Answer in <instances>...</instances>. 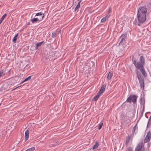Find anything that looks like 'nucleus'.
I'll list each match as a JSON object with an SVG mask.
<instances>
[{"label": "nucleus", "instance_id": "obj_1", "mask_svg": "<svg viewBox=\"0 0 151 151\" xmlns=\"http://www.w3.org/2000/svg\"><path fill=\"white\" fill-rule=\"evenodd\" d=\"M132 61L133 63L137 68L136 70L137 78L140 84V88L144 89L145 88L144 79L141 73L138 70L139 69L144 77H145L146 73L144 67L145 64V58L143 55L141 56L139 58V62H137V59L134 55H132Z\"/></svg>", "mask_w": 151, "mask_h": 151}, {"label": "nucleus", "instance_id": "obj_2", "mask_svg": "<svg viewBox=\"0 0 151 151\" xmlns=\"http://www.w3.org/2000/svg\"><path fill=\"white\" fill-rule=\"evenodd\" d=\"M147 9L145 6L139 7L137 13V18L139 22L144 23L146 19V13Z\"/></svg>", "mask_w": 151, "mask_h": 151}, {"label": "nucleus", "instance_id": "obj_3", "mask_svg": "<svg viewBox=\"0 0 151 151\" xmlns=\"http://www.w3.org/2000/svg\"><path fill=\"white\" fill-rule=\"evenodd\" d=\"M38 16H42L41 18H34L30 20V21L32 22V23L34 24L37 21L40 22L45 17V14L43 13L42 12H38L37 13L35 17Z\"/></svg>", "mask_w": 151, "mask_h": 151}, {"label": "nucleus", "instance_id": "obj_4", "mask_svg": "<svg viewBox=\"0 0 151 151\" xmlns=\"http://www.w3.org/2000/svg\"><path fill=\"white\" fill-rule=\"evenodd\" d=\"M137 96L135 95H130L127 98L126 101V102L131 103L132 102L135 104L137 101Z\"/></svg>", "mask_w": 151, "mask_h": 151}, {"label": "nucleus", "instance_id": "obj_5", "mask_svg": "<svg viewBox=\"0 0 151 151\" xmlns=\"http://www.w3.org/2000/svg\"><path fill=\"white\" fill-rule=\"evenodd\" d=\"M127 33L125 32L121 36L119 39L120 41L119 45H123L125 44V43L126 42V39L127 38Z\"/></svg>", "mask_w": 151, "mask_h": 151}, {"label": "nucleus", "instance_id": "obj_6", "mask_svg": "<svg viewBox=\"0 0 151 151\" xmlns=\"http://www.w3.org/2000/svg\"><path fill=\"white\" fill-rule=\"evenodd\" d=\"M134 151H145V149L144 146H143V142H140L135 149Z\"/></svg>", "mask_w": 151, "mask_h": 151}, {"label": "nucleus", "instance_id": "obj_7", "mask_svg": "<svg viewBox=\"0 0 151 151\" xmlns=\"http://www.w3.org/2000/svg\"><path fill=\"white\" fill-rule=\"evenodd\" d=\"M106 87V85L105 84L103 85L101 87L100 89L98 92V94H101L105 91Z\"/></svg>", "mask_w": 151, "mask_h": 151}, {"label": "nucleus", "instance_id": "obj_8", "mask_svg": "<svg viewBox=\"0 0 151 151\" xmlns=\"http://www.w3.org/2000/svg\"><path fill=\"white\" fill-rule=\"evenodd\" d=\"M113 76V72L111 71H110L109 72V73H108L106 78L108 80H110L111 79L112 76Z\"/></svg>", "mask_w": 151, "mask_h": 151}, {"label": "nucleus", "instance_id": "obj_9", "mask_svg": "<svg viewBox=\"0 0 151 151\" xmlns=\"http://www.w3.org/2000/svg\"><path fill=\"white\" fill-rule=\"evenodd\" d=\"M29 131L28 130H27L25 133V140H27L29 137Z\"/></svg>", "mask_w": 151, "mask_h": 151}, {"label": "nucleus", "instance_id": "obj_10", "mask_svg": "<svg viewBox=\"0 0 151 151\" xmlns=\"http://www.w3.org/2000/svg\"><path fill=\"white\" fill-rule=\"evenodd\" d=\"M5 69H1L0 70V75L1 77L3 76L6 74Z\"/></svg>", "mask_w": 151, "mask_h": 151}, {"label": "nucleus", "instance_id": "obj_11", "mask_svg": "<svg viewBox=\"0 0 151 151\" xmlns=\"http://www.w3.org/2000/svg\"><path fill=\"white\" fill-rule=\"evenodd\" d=\"M44 41L42 42H38L36 44V46L35 47V50H37L38 49L39 47L42 45V44L43 43Z\"/></svg>", "mask_w": 151, "mask_h": 151}, {"label": "nucleus", "instance_id": "obj_12", "mask_svg": "<svg viewBox=\"0 0 151 151\" xmlns=\"http://www.w3.org/2000/svg\"><path fill=\"white\" fill-rule=\"evenodd\" d=\"M18 33L17 34L15 35V36L13 37V39L12 40V41L14 43H15L16 42L17 39V37L18 36Z\"/></svg>", "mask_w": 151, "mask_h": 151}, {"label": "nucleus", "instance_id": "obj_13", "mask_svg": "<svg viewBox=\"0 0 151 151\" xmlns=\"http://www.w3.org/2000/svg\"><path fill=\"white\" fill-rule=\"evenodd\" d=\"M32 76H30L27 77V78H25L22 82L20 84H21V83H22L26 81H29L30 80L31 77H32Z\"/></svg>", "mask_w": 151, "mask_h": 151}, {"label": "nucleus", "instance_id": "obj_14", "mask_svg": "<svg viewBox=\"0 0 151 151\" xmlns=\"http://www.w3.org/2000/svg\"><path fill=\"white\" fill-rule=\"evenodd\" d=\"M101 94H98V92L97 93V94L96 96H95L92 100L93 101H97L99 97V95Z\"/></svg>", "mask_w": 151, "mask_h": 151}, {"label": "nucleus", "instance_id": "obj_15", "mask_svg": "<svg viewBox=\"0 0 151 151\" xmlns=\"http://www.w3.org/2000/svg\"><path fill=\"white\" fill-rule=\"evenodd\" d=\"M99 146V144L98 142L97 141L96 142H95V145L93 146L92 147L93 150H94L97 149V148H98Z\"/></svg>", "mask_w": 151, "mask_h": 151}, {"label": "nucleus", "instance_id": "obj_16", "mask_svg": "<svg viewBox=\"0 0 151 151\" xmlns=\"http://www.w3.org/2000/svg\"><path fill=\"white\" fill-rule=\"evenodd\" d=\"M81 2V0H80L79 1L78 3V4L76 6L74 11L76 12L77 9H79L80 7V4Z\"/></svg>", "mask_w": 151, "mask_h": 151}, {"label": "nucleus", "instance_id": "obj_17", "mask_svg": "<svg viewBox=\"0 0 151 151\" xmlns=\"http://www.w3.org/2000/svg\"><path fill=\"white\" fill-rule=\"evenodd\" d=\"M131 138L130 136H128V137H127L126 139V142H125V145H128L129 141L130 140V139Z\"/></svg>", "mask_w": 151, "mask_h": 151}, {"label": "nucleus", "instance_id": "obj_18", "mask_svg": "<svg viewBox=\"0 0 151 151\" xmlns=\"http://www.w3.org/2000/svg\"><path fill=\"white\" fill-rule=\"evenodd\" d=\"M151 137V136H148V135H147L145 139V142H148L149 141Z\"/></svg>", "mask_w": 151, "mask_h": 151}, {"label": "nucleus", "instance_id": "obj_19", "mask_svg": "<svg viewBox=\"0 0 151 151\" xmlns=\"http://www.w3.org/2000/svg\"><path fill=\"white\" fill-rule=\"evenodd\" d=\"M145 101H144L143 102V109L141 112V114L140 116V117L142 116L143 115V114L144 113V110L145 109Z\"/></svg>", "mask_w": 151, "mask_h": 151}, {"label": "nucleus", "instance_id": "obj_20", "mask_svg": "<svg viewBox=\"0 0 151 151\" xmlns=\"http://www.w3.org/2000/svg\"><path fill=\"white\" fill-rule=\"evenodd\" d=\"M7 16V14H4L1 17V19L0 20V24L2 22L4 19Z\"/></svg>", "mask_w": 151, "mask_h": 151}, {"label": "nucleus", "instance_id": "obj_21", "mask_svg": "<svg viewBox=\"0 0 151 151\" xmlns=\"http://www.w3.org/2000/svg\"><path fill=\"white\" fill-rule=\"evenodd\" d=\"M151 124V115L150 116V118L148 120L147 125V128L149 127L150 124Z\"/></svg>", "mask_w": 151, "mask_h": 151}, {"label": "nucleus", "instance_id": "obj_22", "mask_svg": "<svg viewBox=\"0 0 151 151\" xmlns=\"http://www.w3.org/2000/svg\"><path fill=\"white\" fill-rule=\"evenodd\" d=\"M108 19V17L107 16H106L104 17H103L101 20V22H105L106 19Z\"/></svg>", "mask_w": 151, "mask_h": 151}, {"label": "nucleus", "instance_id": "obj_23", "mask_svg": "<svg viewBox=\"0 0 151 151\" xmlns=\"http://www.w3.org/2000/svg\"><path fill=\"white\" fill-rule=\"evenodd\" d=\"M35 147H32L27 149L25 151H34L35 150Z\"/></svg>", "mask_w": 151, "mask_h": 151}, {"label": "nucleus", "instance_id": "obj_24", "mask_svg": "<svg viewBox=\"0 0 151 151\" xmlns=\"http://www.w3.org/2000/svg\"><path fill=\"white\" fill-rule=\"evenodd\" d=\"M15 81V80L14 79H13L12 80L9 81V83L11 84V85H14L15 83L14 82Z\"/></svg>", "mask_w": 151, "mask_h": 151}, {"label": "nucleus", "instance_id": "obj_25", "mask_svg": "<svg viewBox=\"0 0 151 151\" xmlns=\"http://www.w3.org/2000/svg\"><path fill=\"white\" fill-rule=\"evenodd\" d=\"M138 23L137 24V20H135V21H134V22H133V24H135V25H137V24L139 26H141V24H140V23H139V22H138Z\"/></svg>", "mask_w": 151, "mask_h": 151}, {"label": "nucleus", "instance_id": "obj_26", "mask_svg": "<svg viewBox=\"0 0 151 151\" xmlns=\"http://www.w3.org/2000/svg\"><path fill=\"white\" fill-rule=\"evenodd\" d=\"M35 47L36 46L35 45V44H33L31 46L32 50L33 51V50H35Z\"/></svg>", "mask_w": 151, "mask_h": 151}, {"label": "nucleus", "instance_id": "obj_27", "mask_svg": "<svg viewBox=\"0 0 151 151\" xmlns=\"http://www.w3.org/2000/svg\"><path fill=\"white\" fill-rule=\"evenodd\" d=\"M52 55H49L48 54H47V55L45 58L47 59H50V58H52Z\"/></svg>", "mask_w": 151, "mask_h": 151}, {"label": "nucleus", "instance_id": "obj_28", "mask_svg": "<svg viewBox=\"0 0 151 151\" xmlns=\"http://www.w3.org/2000/svg\"><path fill=\"white\" fill-rule=\"evenodd\" d=\"M129 121H130L128 118H126L125 119L124 121V122L127 123L129 122Z\"/></svg>", "mask_w": 151, "mask_h": 151}, {"label": "nucleus", "instance_id": "obj_29", "mask_svg": "<svg viewBox=\"0 0 151 151\" xmlns=\"http://www.w3.org/2000/svg\"><path fill=\"white\" fill-rule=\"evenodd\" d=\"M56 36V34L54 32H52V37H55Z\"/></svg>", "mask_w": 151, "mask_h": 151}, {"label": "nucleus", "instance_id": "obj_30", "mask_svg": "<svg viewBox=\"0 0 151 151\" xmlns=\"http://www.w3.org/2000/svg\"><path fill=\"white\" fill-rule=\"evenodd\" d=\"M103 125V123H102L100 124L99 126H98V129H100L102 128V126Z\"/></svg>", "mask_w": 151, "mask_h": 151}, {"label": "nucleus", "instance_id": "obj_31", "mask_svg": "<svg viewBox=\"0 0 151 151\" xmlns=\"http://www.w3.org/2000/svg\"><path fill=\"white\" fill-rule=\"evenodd\" d=\"M137 126V124L133 127L132 129V132H134L135 131V130H136V127Z\"/></svg>", "mask_w": 151, "mask_h": 151}, {"label": "nucleus", "instance_id": "obj_32", "mask_svg": "<svg viewBox=\"0 0 151 151\" xmlns=\"http://www.w3.org/2000/svg\"><path fill=\"white\" fill-rule=\"evenodd\" d=\"M126 151H132V149L131 147H129Z\"/></svg>", "mask_w": 151, "mask_h": 151}, {"label": "nucleus", "instance_id": "obj_33", "mask_svg": "<svg viewBox=\"0 0 151 151\" xmlns=\"http://www.w3.org/2000/svg\"><path fill=\"white\" fill-rule=\"evenodd\" d=\"M140 101L141 103V106H142V105L143 104H142V97H141V98H140Z\"/></svg>", "mask_w": 151, "mask_h": 151}, {"label": "nucleus", "instance_id": "obj_34", "mask_svg": "<svg viewBox=\"0 0 151 151\" xmlns=\"http://www.w3.org/2000/svg\"><path fill=\"white\" fill-rule=\"evenodd\" d=\"M8 83H4L3 85V87L4 88V86H7L8 87Z\"/></svg>", "mask_w": 151, "mask_h": 151}, {"label": "nucleus", "instance_id": "obj_35", "mask_svg": "<svg viewBox=\"0 0 151 151\" xmlns=\"http://www.w3.org/2000/svg\"><path fill=\"white\" fill-rule=\"evenodd\" d=\"M147 135H148V136H151V133H150V131L148 132Z\"/></svg>", "mask_w": 151, "mask_h": 151}, {"label": "nucleus", "instance_id": "obj_36", "mask_svg": "<svg viewBox=\"0 0 151 151\" xmlns=\"http://www.w3.org/2000/svg\"><path fill=\"white\" fill-rule=\"evenodd\" d=\"M111 10V7H110L109 8V13L110 12V11Z\"/></svg>", "mask_w": 151, "mask_h": 151}, {"label": "nucleus", "instance_id": "obj_37", "mask_svg": "<svg viewBox=\"0 0 151 151\" xmlns=\"http://www.w3.org/2000/svg\"><path fill=\"white\" fill-rule=\"evenodd\" d=\"M56 145V144H52V146L54 147V146H55Z\"/></svg>", "mask_w": 151, "mask_h": 151}, {"label": "nucleus", "instance_id": "obj_38", "mask_svg": "<svg viewBox=\"0 0 151 151\" xmlns=\"http://www.w3.org/2000/svg\"><path fill=\"white\" fill-rule=\"evenodd\" d=\"M20 86H18V87H17L15 88H14L13 90H14V89H15L16 88H18V87H20Z\"/></svg>", "mask_w": 151, "mask_h": 151}, {"label": "nucleus", "instance_id": "obj_39", "mask_svg": "<svg viewBox=\"0 0 151 151\" xmlns=\"http://www.w3.org/2000/svg\"><path fill=\"white\" fill-rule=\"evenodd\" d=\"M150 144L149 143H148L147 144V146L149 147L150 146Z\"/></svg>", "mask_w": 151, "mask_h": 151}, {"label": "nucleus", "instance_id": "obj_40", "mask_svg": "<svg viewBox=\"0 0 151 151\" xmlns=\"http://www.w3.org/2000/svg\"><path fill=\"white\" fill-rule=\"evenodd\" d=\"M30 24V22H29V23H28L27 24V25H29V24Z\"/></svg>", "mask_w": 151, "mask_h": 151}, {"label": "nucleus", "instance_id": "obj_41", "mask_svg": "<svg viewBox=\"0 0 151 151\" xmlns=\"http://www.w3.org/2000/svg\"><path fill=\"white\" fill-rule=\"evenodd\" d=\"M145 116H146V118H148V116H147L146 115H145Z\"/></svg>", "mask_w": 151, "mask_h": 151}, {"label": "nucleus", "instance_id": "obj_42", "mask_svg": "<svg viewBox=\"0 0 151 151\" xmlns=\"http://www.w3.org/2000/svg\"><path fill=\"white\" fill-rule=\"evenodd\" d=\"M147 114H148V113H150V112H147L146 113Z\"/></svg>", "mask_w": 151, "mask_h": 151}, {"label": "nucleus", "instance_id": "obj_43", "mask_svg": "<svg viewBox=\"0 0 151 151\" xmlns=\"http://www.w3.org/2000/svg\"><path fill=\"white\" fill-rule=\"evenodd\" d=\"M39 16V17L38 18H39L40 19L41 18L40 17L41 16Z\"/></svg>", "mask_w": 151, "mask_h": 151}, {"label": "nucleus", "instance_id": "obj_44", "mask_svg": "<svg viewBox=\"0 0 151 151\" xmlns=\"http://www.w3.org/2000/svg\"><path fill=\"white\" fill-rule=\"evenodd\" d=\"M61 32V31H60L59 32Z\"/></svg>", "mask_w": 151, "mask_h": 151}, {"label": "nucleus", "instance_id": "obj_45", "mask_svg": "<svg viewBox=\"0 0 151 151\" xmlns=\"http://www.w3.org/2000/svg\"><path fill=\"white\" fill-rule=\"evenodd\" d=\"M27 65L26 67H27Z\"/></svg>", "mask_w": 151, "mask_h": 151}, {"label": "nucleus", "instance_id": "obj_46", "mask_svg": "<svg viewBox=\"0 0 151 151\" xmlns=\"http://www.w3.org/2000/svg\"><path fill=\"white\" fill-rule=\"evenodd\" d=\"M1 104H0V105Z\"/></svg>", "mask_w": 151, "mask_h": 151}]
</instances>
